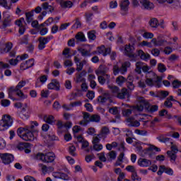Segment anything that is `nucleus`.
<instances>
[{
	"instance_id": "14",
	"label": "nucleus",
	"mask_w": 181,
	"mask_h": 181,
	"mask_svg": "<svg viewBox=\"0 0 181 181\" xmlns=\"http://www.w3.org/2000/svg\"><path fill=\"white\" fill-rule=\"evenodd\" d=\"M137 163L141 168H149L152 165V160L146 158H139Z\"/></svg>"
},
{
	"instance_id": "18",
	"label": "nucleus",
	"mask_w": 181,
	"mask_h": 181,
	"mask_svg": "<svg viewBox=\"0 0 181 181\" xmlns=\"http://www.w3.org/2000/svg\"><path fill=\"white\" fill-rule=\"evenodd\" d=\"M134 50H135L134 45H126L124 48V54L126 56H128V57H134Z\"/></svg>"
},
{
	"instance_id": "43",
	"label": "nucleus",
	"mask_w": 181,
	"mask_h": 181,
	"mask_svg": "<svg viewBox=\"0 0 181 181\" xmlns=\"http://www.w3.org/2000/svg\"><path fill=\"white\" fill-rule=\"evenodd\" d=\"M125 81H127V79L122 76H119L116 78V83L118 84V86H122Z\"/></svg>"
},
{
	"instance_id": "54",
	"label": "nucleus",
	"mask_w": 181,
	"mask_h": 181,
	"mask_svg": "<svg viewBox=\"0 0 181 181\" xmlns=\"http://www.w3.org/2000/svg\"><path fill=\"white\" fill-rule=\"evenodd\" d=\"M1 105L2 107H9L11 105V100L8 99H4L1 100Z\"/></svg>"
},
{
	"instance_id": "36",
	"label": "nucleus",
	"mask_w": 181,
	"mask_h": 181,
	"mask_svg": "<svg viewBox=\"0 0 181 181\" xmlns=\"http://www.w3.org/2000/svg\"><path fill=\"white\" fill-rule=\"evenodd\" d=\"M149 25L151 28H158L159 26V21L157 20L156 18H153L149 21Z\"/></svg>"
},
{
	"instance_id": "13",
	"label": "nucleus",
	"mask_w": 181,
	"mask_h": 181,
	"mask_svg": "<svg viewBox=\"0 0 181 181\" xmlns=\"http://www.w3.org/2000/svg\"><path fill=\"white\" fill-rule=\"evenodd\" d=\"M143 9H146L147 11H151L153 9V3L151 2L149 0H139Z\"/></svg>"
},
{
	"instance_id": "33",
	"label": "nucleus",
	"mask_w": 181,
	"mask_h": 181,
	"mask_svg": "<svg viewBox=\"0 0 181 181\" xmlns=\"http://www.w3.org/2000/svg\"><path fill=\"white\" fill-rule=\"evenodd\" d=\"M28 130H29V125L25 126V127H19L17 129V135H18L20 138H22V135H23V132L25 134L26 131H28Z\"/></svg>"
},
{
	"instance_id": "24",
	"label": "nucleus",
	"mask_w": 181,
	"mask_h": 181,
	"mask_svg": "<svg viewBox=\"0 0 181 181\" xmlns=\"http://www.w3.org/2000/svg\"><path fill=\"white\" fill-rule=\"evenodd\" d=\"M109 112L110 114H112L113 115H115L116 119H119L121 118V115H119V111L118 110V107H112L109 109Z\"/></svg>"
},
{
	"instance_id": "34",
	"label": "nucleus",
	"mask_w": 181,
	"mask_h": 181,
	"mask_svg": "<svg viewBox=\"0 0 181 181\" xmlns=\"http://www.w3.org/2000/svg\"><path fill=\"white\" fill-rule=\"evenodd\" d=\"M42 8L44 11H47L48 12H53L54 11V8L53 6L49 5V3L45 2L42 4Z\"/></svg>"
},
{
	"instance_id": "42",
	"label": "nucleus",
	"mask_w": 181,
	"mask_h": 181,
	"mask_svg": "<svg viewBox=\"0 0 181 181\" xmlns=\"http://www.w3.org/2000/svg\"><path fill=\"white\" fill-rule=\"evenodd\" d=\"M57 176L59 179H62V180H69V175L64 173H57Z\"/></svg>"
},
{
	"instance_id": "46",
	"label": "nucleus",
	"mask_w": 181,
	"mask_h": 181,
	"mask_svg": "<svg viewBox=\"0 0 181 181\" xmlns=\"http://www.w3.org/2000/svg\"><path fill=\"white\" fill-rule=\"evenodd\" d=\"M158 70L160 73H165L166 71V66L162 63L158 64Z\"/></svg>"
},
{
	"instance_id": "35",
	"label": "nucleus",
	"mask_w": 181,
	"mask_h": 181,
	"mask_svg": "<svg viewBox=\"0 0 181 181\" xmlns=\"http://www.w3.org/2000/svg\"><path fill=\"white\" fill-rule=\"evenodd\" d=\"M44 121L47 124H49L50 125H52L54 122V117L52 115H45Z\"/></svg>"
},
{
	"instance_id": "21",
	"label": "nucleus",
	"mask_w": 181,
	"mask_h": 181,
	"mask_svg": "<svg viewBox=\"0 0 181 181\" xmlns=\"http://www.w3.org/2000/svg\"><path fill=\"white\" fill-rule=\"evenodd\" d=\"M127 122H129L128 126L129 127H133L134 128H138V127H140L141 123L138 120H134V117H129L127 119Z\"/></svg>"
},
{
	"instance_id": "10",
	"label": "nucleus",
	"mask_w": 181,
	"mask_h": 181,
	"mask_svg": "<svg viewBox=\"0 0 181 181\" xmlns=\"http://www.w3.org/2000/svg\"><path fill=\"white\" fill-rule=\"evenodd\" d=\"M1 159L4 165H9L13 162V155L8 153H2L0 155Z\"/></svg>"
},
{
	"instance_id": "26",
	"label": "nucleus",
	"mask_w": 181,
	"mask_h": 181,
	"mask_svg": "<svg viewBox=\"0 0 181 181\" xmlns=\"http://www.w3.org/2000/svg\"><path fill=\"white\" fill-rule=\"evenodd\" d=\"M76 43H79V42H86V36L84 33L79 32L75 36Z\"/></svg>"
},
{
	"instance_id": "32",
	"label": "nucleus",
	"mask_w": 181,
	"mask_h": 181,
	"mask_svg": "<svg viewBox=\"0 0 181 181\" xmlns=\"http://www.w3.org/2000/svg\"><path fill=\"white\" fill-rule=\"evenodd\" d=\"M110 134V129L107 127H104L101 129V133L98 135L99 138H105L106 135H108Z\"/></svg>"
},
{
	"instance_id": "3",
	"label": "nucleus",
	"mask_w": 181,
	"mask_h": 181,
	"mask_svg": "<svg viewBox=\"0 0 181 181\" xmlns=\"http://www.w3.org/2000/svg\"><path fill=\"white\" fill-rule=\"evenodd\" d=\"M36 158L42 160L44 163H53L56 159V154L53 152L38 153L36 155Z\"/></svg>"
},
{
	"instance_id": "25",
	"label": "nucleus",
	"mask_w": 181,
	"mask_h": 181,
	"mask_svg": "<svg viewBox=\"0 0 181 181\" xmlns=\"http://www.w3.org/2000/svg\"><path fill=\"white\" fill-rule=\"evenodd\" d=\"M59 5L64 8H72L73 2H71V1L59 0Z\"/></svg>"
},
{
	"instance_id": "51",
	"label": "nucleus",
	"mask_w": 181,
	"mask_h": 181,
	"mask_svg": "<svg viewBox=\"0 0 181 181\" xmlns=\"http://www.w3.org/2000/svg\"><path fill=\"white\" fill-rule=\"evenodd\" d=\"M172 86L173 88H179V87H181V81H179V80H175L173 81Z\"/></svg>"
},
{
	"instance_id": "16",
	"label": "nucleus",
	"mask_w": 181,
	"mask_h": 181,
	"mask_svg": "<svg viewBox=\"0 0 181 181\" xmlns=\"http://www.w3.org/2000/svg\"><path fill=\"white\" fill-rule=\"evenodd\" d=\"M47 88L49 90H55L56 91L60 90V83L57 80L54 79L47 85Z\"/></svg>"
},
{
	"instance_id": "55",
	"label": "nucleus",
	"mask_w": 181,
	"mask_h": 181,
	"mask_svg": "<svg viewBox=\"0 0 181 181\" xmlns=\"http://www.w3.org/2000/svg\"><path fill=\"white\" fill-rule=\"evenodd\" d=\"M19 56L17 57V58L16 59H11L9 60V64H11V66H16V64H18V63H19Z\"/></svg>"
},
{
	"instance_id": "28",
	"label": "nucleus",
	"mask_w": 181,
	"mask_h": 181,
	"mask_svg": "<svg viewBox=\"0 0 181 181\" xmlns=\"http://www.w3.org/2000/svg\"><path fill=\"white\" fill-rule=\"evenodd\" d=\"M78 51L81 53L82 57H90V56H91V51L84 48H78Z\"/></svg>"
},
{
	"instance_id": "5",
	"label": "nucleus",
	"mask_w": 181,
	"mask_h": 181,
	"mask_svg": "<svg viewBox=\"0 0 181 181\" xmlns=\"http://www.w3.org/2000/svg\"><path fill=\"white\" fill-rule=\"evenodd\" d=\"M129 67H131L130 62H124L122 66L119 67L118 65L113 66V74L117 76L118 74H126L127 71H128Z\"/></svg>"
},
{
	"instance_id": "15",
	"label": "nucleus",
	"mask_w": 181,
	"mask_h": 181,
	"mask_svg": "<svg viewBox=\"0 0 181 181\" xmlns=\"http://www.w3.org/2000/svg\"><path fill=\"white\" fill-rule=\"evenodd\" d=\"M3 18H4V21H3V28L5 29L8 26H11L12 18H11V15L6 13V12L3 13Z\"/></svg>"
},
{
	"instance_id": "60",
	"label": "nucleus",
	"mask_w": 181,
	"mask_h": 181,
	"mask_svg": "<svg viewBox=\"0 0 181 181\" xmlns=\"http://www.w3.org/2000/svg\"><path fill=\"white\" fill-rule=\"evenodd\" d=\"M151 54H153V56L158 57V56L160 54V51L157 48H154L151 50Z\"/></svg>"
},
{
	"instance_id": "53",
	"label": "nucleus",
	"mask_w": 181,
	"mask_h": 181,
	"mask_svg": "<svg viewBox=\"0 0 181 181\" xmlns=\"http://www.w3.org/2000/svg\"><path fill=\"white\" fill-rule=\"evenodd\" d=\"M126 170H127V172H131L132 173H136V170L134 165H127L126 167Z\"/></svg>"
},
{
	"instance_id": "2",
	"label": "nucleus",
	"mask_w": 181,
	"mask_h": 181,
	"mask_svg": "<svg viewBox=\"0 0 181 181\" xmlns=\"http://www.w3.org/2000/svg\"><path fill=\"white\" fill-rule=\"evenodd\" d=\"M133 108H135L137 111L140 112L144 111V109L145 108L149 112H156V111H158V105H154L151 106L149 105V103L145 100V99H141L136 106L133 107Z\"/></svg>"
},
{
	"instance_id": "58",
	"label": "nucleus",
	"mask_w": 181,
	"mask_h": 181,
	"mask_svg": "<svg viewBox=\"0 0 181 181\" xmlns=\"http://www.w3.org/2000/svg\"><path fill=\"white\" fill-rule=\"evenodd\" d=\"M25 63L27 64V66L28 67V69H30V67H33L35 64V59H30L26 61Z\"/></svg>"
},
{
	"instance_id": "23",
	"label": "nucleus",
	"mask_w": 181,
	"mask_h": 181,
	"mask_svg": "<svg viewBox=\"0 0 181 181\" xmlns=\"http://www.w3.org/2000/svg\"><path fill=\"white\" fill-rule=\"evenodd\" d=\"M138 55L142 60H145V62H148V60L151 59V55L148 53L144 52L142 49L138 51Z\"/></svg>"
},
{
	"instance_id": "49",
	"label": "nucleus",
	"mask_w": 181,
	"mask_h": 181,
	"mask_svg": "<svg viewBox=\"0 0 181 181\" xmlns=\"http://www.w3.org/2000/svg\"><path fill=\"white\" fill-rule=\"evenodd\" d=\"M167 155L170 158V160H176V153H173V151H167Z\"/></svg>"
},
{
	"instance_id": "63",
	"label": "nucleus",
	"mask_w": 181,
	"mask_h": 181,
	"mask_svg": "<svg viewBox=\"0 0 181 181\" xmlns=\"http://www.w3.org/2000/svg\"><path fill=\"white\" fill-rule=\"evenodd\" d=\"M164 107H165V108H172L173 107V103H172V102H170V100H166L164 102Z\"/></svg>"
},
{
	"instance_id": "4",
	"label": "nucleus",
	"mask_w": 181,
	"mask_h": 181,
	"mask_svg": "<svg viewBox=\"0 0 181 181\" xmlns=\"http://www.w3.org/2000/svg\"><path fill=\"white\" fill-rule=\"evenodd\" d=\"M12 124H13V119H12L11 115H4L1 120H0V131H6V129L12 127Z\"/></svg>"
},
{
	"instance_id": "37",
	"label": "nucleus",
	"mask_w": 181,
	"mask_h": 181,
	"mask_svg": "<svg viewBox=\"0 0 181 181\" xmlns=\"http://www.w3.org/2000/svg\"><path fill=\"white\" fill-rule=\"evenodd\" d=\"M131 109H125L122 112V115L124 117H130V115L132 114L133 110H136L138 111V109L134 108V106L130 107Z\"/></svg>"
},
{
	"instance_id": "29",
	"label": "nucleus",
	"mask_w": 181,
	"mask_h": 181,
	"mask_svg": "<svg viewBox=\"0 0 181 181\" xmlns=\"http://www.w3.org/2000/svg\"><path fill=\"white\" fill-rule=\"evenodd\" d=\"M39 168L42 170V173H47V172H53V167H47L45 164L40 163L38 164Z\"/></svg>"
},
{
	"instance_id": "30",
	"label": "nucleus",
	"mask_w": 181,
	"mask_h": 181,
	"mask_svg": "<svg viewBox=\"0 0 181 181\" xmlns=\"http://www.w3.org/2000/svg\"><path fill=\"white\" fill-rule=\"evenodd\" d=\"M18 117L23 120H26L29 118V114L26 112V109L25 107L22 108V110L18 114Z\"/></svg>"
},
{
	"instance_id": "52",
	"label": "nucleus",
	"mask_w": 181,
	"mask_h": 181,
	"mask_svg": "<svg viewBox=\"0 0 181 181\" xmlns=\"http://www.w3.org/2000/svg\"><path fill=\"white\" fill-rule=\"evenodd\" d=\"M95 93L93 90H88L86 97L88 98V100H93L95 97Z\"/></svg>"
},
{
	"instance_id": "64",
	"label": "nucleus",
	"mask_w": 181,
	"mask_h": 181,
	"mask_svg": "<svg viewBox=\"0 0 181 181\" xmlns=\"http://www.w3.org/2000/svg\"><path fill=\"white\" fill-rule=\"evenodd\" d=\"M69 152L72 156H76V147L74 146H70Z\"/></svg>"
},
{
	"instance_id": "17",
	"label": "nucleus",
	"mask_w": 181,
	"mask_h": 181,
	"mask_svg": "<svg viewBox=\"0 0 181 181\" xmlns=\"http://www.w3.org/2000/svg\"><path fill=\"white\" fill-rule=\"evenodd\" d=\"M119 100H124V98H129V93L128 90L125 88H123L121 90H119L117 95L116 96Z\"/></svg>"
},
{
	"instance_id": "38",
	"label": "nucleus",
	"mask_w": 181,
	"mask_h": 181,
	"mask_svg": "<svg viewBox=\"0 0 181 181\" xmlns=\"http://www.w3.org/2000/svg\"><path fill=\"white\" fill-rule=\"evenodd\" d=\"M25 18L27 23H30L33 21V11H30L25 13Z\"/></svg>"
},
{
	"instance_id": "48",
	"label": "nucleus",
	"mask_w": 181,
	"mask_h": 181,
	"mask_svg": "<svg viewBox=\"0 0 181 181\" xmlns=\"http://www.w3.org/2000/svg\"><path fill=\"white\" fill-rule=\"evenodd\" d=\"M88 37L90 40H95V32L94 30L89 31L88 33Z\"/></svg>"
},
{
	"instance_id": "44",
	"label": "nucleus",
	"mask_w": 181,
	"mask_h": 181,
	"mask_svg": "<svg viewBox=\"0 0 181 181\" xmlns=\"http://www.w3.org/2000/svg\"><path fill=\"white\" fill-rule=\"evenodd\" d=\"M13 47V45L12 44V42L6 43V47L4 49V53H8V52H11V50L12 49Z\"/></svg>"
},
{
	"instance_id": "61",
	"label": "nucleus",
	"mask_w": 181,
	"mask_h": 181,
	"mask_svg": "<svg viewBox=\"0 0 181 181\" xmlns=\"http://www.w3.org/2000/svg\"><path fill=\"white\" fill-rule=\"evenodd\" d=\"M93 149L97 152H100L103 149V144H93Z\"/></svg>"
},
{
	"instance_id": "7",
	"label": "nucleus",
	"mask_w": 181,
	"mask_h": 181,
	"mask_svg": "<svg viewBox=\"0 0 181 181\" xmlns=\"http://www.w3.org/2000/svg\"><path fill=\"white\" fill-rule=\"evenodd\" d=\"M149 70H151V67L146 65L145 63L142 62H138L136 63L135 71L138 74H141L142 71L146 74L147 73H149Z\"/></svg>"
},
{
	"instance_id": "56",
	"label": "nucleus",
	"mask_w": 181,
	"mask_h": 181,
	"mask_svg": "<svg viewBox=\"0 0 181 181\" xmlns=\"http://www.w3.org/2000/svg\"><path fill=\"white\" fill-rule=\"evenodd\" d=\"M143 37H145V39H153V33L146 32L143 34Z\"/></svg>"
},
{
	"instance_id": "8",
	"label": "nucleus",
	"mask_w": 181,
	"mask_h": 181,
	"mask_svg": "<svg viewBox=\"0 0 181 181\" xmlns=\"http://www.w3.org/2000/svg\"><path fill=\"white\" fill-rule=\"evenodd\" d=\"M160 81H162V78L160 76H156V78H146L145 83L148 87H157L160 88Z\"/></svg>"
},
{
	"instance_id": "50",
	"label": "nucleus",
	"mask_w": 181,
	"mask_h": 181,
	"mask_svg": "<svg viewBox=\"0 0 181 181\" xmlns=\"http://www.w3.org/2000/svg\"><path fill=\"white\" fill-rule=\"evenodd\" d=\"M132 180L133 181H141L142 180V178L138 175V174L136 173H132Z\"/></svg>"
},
{
	"instance_id": "39",
	"label": "nucleus",
	"mask_w": 181,
	"mask_h": 181,
	"mask_svg": "<svg viewBox=\"0 0 181 181\" xmlns=\"http://www.w3.org/2000/svg\"><path fill=\"white\" fill-rule=\"evenodd\" d=\"M101 121V117L98 115H93L90 117V122H100Z\"/></svg>"
},
{
	"instance_id": "47",
	"label": "nucleus",
	"mask_w": 181,
	"mask_h": 181,
	"mask_svg": "<svg viewBox=\"0 0 181 181\" xmlns=\"http://www.w3.org/2000/svg\"><path fill=\"white\" fill-rule=\"evenodd\" d=\"M0 6L5 9H11V6L8 5V0H0Z\"/></svg>"
},
{
	"instance_id": "1",
	"label": "nucleus",
	"mask_w": 181,
	"mask_h": 181,
	"mask_svg": "<svg viewBox=\"0 0 181 181\" xmlns=\"http://www.w3.org/2000/svg\"><path fill=\"white\" fill-rule=\"evenodd\" d=\"M26 86V81H21L17 86H11L8 89V98H11V100H14L13 94V93H16V95L20 97L22 100H25V98H28L27 95H24L23 92L21 90L23 88V87H25Z\"/></svg>"
},
{
	"instance_id": "27",
	"label": "nucleus",
	"mask_w": 181,
	"mask_h": 181,
	"mask_svg": "<svg viewBox=\"0 0 181 181\" xmlns=\"http://www.w3.org/2000/svg\"><path fill=\"white\" fill-rule=\"evenodd\" d=\"M74 60L76 64V71H81V70H83V67H84V65L81 62H80V58L75 56Z\"/></svg>"
},
{
	"instance_id": "6",
	"label": "nucleus",
	"mask_w": 181,
	"mask_h": 181,
	"mask_svg": "<svg viewBox=\"0 0 181 181\" xmlns=\"http://www.w3.org/2000/svg\"><path fill=\"white\" fill-rule=\"evenodd\" d=\"M33 124L28 126V130L25 131V133H23L21 136V139L26 141L28 142H32L35 141V134H33Z\"/></svg>"
},
{
	"instance_id": "57",
	"label": "nucleus",
	"mask_w": 181,
	"mask_h": 181,
	"mask_svg": "<svg viewBox=\"0 0 181 181\" xmlns=\"http://www.w3.org/2000/svg\"><path fill=\"white\" fill-rule=\"evenodd\" d=\"M6 147V141H5V139L0 138V149H5V148Z\"/></svg>"
},
{
	"instance_id": "31",
	"label": "nucleus",
	"mask_w": 181,
	"mask_h": 181,
	"mask_svg": "<svg viewBox=\"0 0 181 181\" xmlns=\"http://www.w3.org/2000/svg\"><path fill=\"white\" fill-rule=\"evenodd\" d=\"M30 143L21 142L17 145L16 148L18 151H24L25 148H30Z\"/></svg>"
},
{
	"instance_id": "22",
	"label": "nucleus",
	"mask_w": 181,
	"mask_h": 181,
	"mask_svg": "<svg viewBox=\"0 0 181 181\" xmlns=\"http://www.w3.org/2000/svg\"><path fill=\"white\" fill-rule=\"evenodd\" d=\"M168 95H169V91L160 90L157 93V94H156V95H155V97L156 98H160V100H165V98H166V97H168Z\"/></svg>"
},
{
	"instance_id": "59",
	"label": "nucleus",
	"mask_w": 181,
	"mask_h": 181,
	"mask_svg": "<svg viewBox=\"0 0 181 181\" xmlns=\"http://www.w3.org/2000/svg\"><path fill=\"white\" fill-rule=\"evenodd\" d=\"M118 7V2L117 1H112L110 2V8L115 9V8Z\"/></svg>"
},
{
	"instance_id": "12",
	"label": "nucleus",
	"mask_w": 181,
	"mask_h": 181,
	"mask_svg": "<svg viewBox=\"0 0 181 181\" xmlns=\"http://www.w3.org/2000/svg\"><path fill=\"white\" fill-rule=\"evenodd\" d=\"M129 0H121L119 3L120 9L122 11V15H127L128 9H129Z\"/></svg>"
},
{
	"instance_id": "20",
	"label": "nucleus",
	"mask_w": 181,
	"mask_h": 181,
	"mask_svg": "<svg viewBox=\"0 0 181 181\" xmlns=\"http://www.w3.org/2000/svg\"><path fill=\"white\" fill-rule=\"evenodd\" d=\"M151 43H153L154 46H165V45L168 43V41L158 37L157 39L153 38L151 40Z\"/></svg>"
},
{
	"instance_id": "41",
	"label": "nucleus",
	"mask_w": 181,
	"mask_h": 181,
	"mask_svg": "<svg viewBox=\"0 0 181 181\" xmlns=\"http://www.w3.org/2000/svg\"><path fill=\"white\" fill-rule=\"evenodd\" d=\"M57 125L58 127V132L59 134H63V132H64V124H63V122H62V121H58Z\"/></svg>"
},
{
	"instance_id": "62",
	"label": "nucleus",
	"mask_w": 181,
	"mask_h": 181,
	"mask_svg": "<svg viewBox=\"0 0 181 181\" xmlns=\"http://www.w3.org/2000/svg\"><path fill=\"white\" fill-rule=\"evenodd\" d=\"M108 156L110 158V159L114 160L115 158H117V152H115V151H111L108 153Z\"/></svg>"
},
{
	"instance_id": "11",
	"label": "nucleus",
	"mask_w": 181,
	"mask_h": 181,
	"mask_svg": "<svg viewBox=\"0 0 181 181\" xmlns=\"http://www.w3.org/2000/svg\"><path fill=\"white\" fill-rule=\"evenodd\" d=\"M163 173L169 175L170 176L173 175V170L172 168H168L165 165H160L157 175H158V176H162Z\"/></svg>"
},
{
	"instance_id": "19",
	"label": "nucleus",
	"mask_w": 181,
	"mask_h": 181,
	"mask_svg": "<svg viewBox=\"0 0 181 181\" xmlns=\"http://www.w3.org/2000/svg\"><path fill=\"white\" fill-rule=\"evenodd\" d=\"M109 70L110 69L107 66L100 65L98 70L95 71V74H97V76H100V74H102L103 76H104L107 74V73H108Z\"/></svg>"
},
{
	"instance_id": "45",
	"label": "nucleus",
	"mask_w": 181,
	"mask_h": 181,
	"mask_svg": "<svg viewBox=\"0 0 181 181\" xmlns=\"http://www.w3.org/2000/svg\"><path fill=\"white\" fill-rule=\"evenodd\" d=\"M156 77H158V76L152 71H149L146 74V78H156Z\"/></svg>"
},
{
	"instance_id": "9",
	"label": "nucleus",
	"mask_w": 181,
	"mask_h": 181,
	"mask_svg": "<svg viewBox=\"0 0 181 181\" xmlns=\"http://www.w3.org/2000/svg\"><path fill=\"white\" fill-rule=\"evenodd\" d=\"M52 39H53V35H49L46 37H40L38 38V42H39L38 49H39V50H43V49H45V47H46V45H47V43H49V42H50V40H52Z\"/></svg>"
},
{
	"instance_id": "40",
	"label": "nucleus",
	"mask_w": 181,
	"mask_h": 181,
	"mask_svg": "<svg viewBox=\"0 0 181 181\" xmlns=\"http://www.w3.org/2000/svg\"><path fill=\"white\" fill-rule=\"evenodd\" d=\"M109 88L111 90L112 93L117 97L119 93V88L115 86H109Z\"/></svg>"
}]
</instances>
